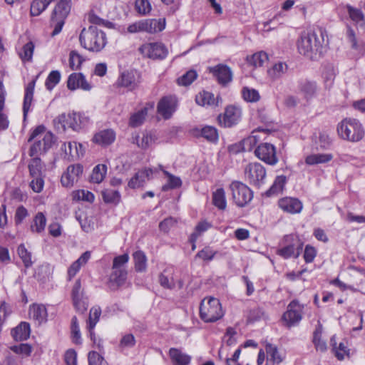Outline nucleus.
Instances as JSON below:
<instances>
[{
	"instance_id": "nucleus-48",
	"label": "nucleus",
	"mask_w": 365,
	"mask_h": 365,
	"mask_svg": "<svg viewBox=\"0 0 365 365\" xmlns=\"http://www.w3.org/2000/svg\"><path fill=\"white\" fill-rule=\"evenodd\" d=\"M335 76L336 70L334 67L331 64L325 66L322 73V77L326 87L330 88L333 85Z\"/></svg>"
},
{
	"instance_id": "nucleus-53",
	"label": "nucleus",
	"mask_w": 365,
	"mask_h": 365,
	"mask_svg": "<svg viewBox=\"0 0 365 365\" xmlns=\"http://www.w3.org/2000/svg\"><path fill=\"white\" fill-rule=\"evenodd\" d=\"M30 175L33 177L41 176V160L38 156H34L29 165Z\"/></svg>"
},
{
	"instance_id": "nucleus-35",
	"label": "nucleus",
	"mask_w": 365,
	"mask_h": 365,
	"mask_svg": "<svg viewBox=\"0 0 365 365\" xmlns=\"http://www.w3.org/2000/svg\"><path fill=\"white\" fill-rule=\"evenodd\" d=\"M322 329L323 327L322 324L318 322V324L313 333L312 342L317 351L324 352L326 351L327 346L326 342L322 339Z\"/></svg>"
},
{
	"instance_id": "nucleus-3",
	"label": "nucleus",
	"mask_w": 365,
	"mask_h": 365,
	"mask_svg": "<svg viewBox=\"0 0 365 365\" xmlns=\"http://www.w3.org/2000/svg\"><path fill=\"white\" fill-rule=\"evenodd\" d=\"M106 40L105 33L95 26L83 29L79 36L81 46L93 52L101 51L106 44Z\"/></svg>"
},
{
	"instance_id": "nucleus-9",
	"label": "nucleus",
	"mask_w": 365,
	"mask_h": 365,
	"mask_svg": "<svg viewBox=\"0 0 365 365\" xmlns=\"http://www.w3.org/2000/svg\"><path fill=\"white\" fill-rule=\"evenodd\" d=\"M230 189L232 192L233 201L238 207H244L253 197L252 190L242 182H232L230 185Z\"/></svg>"
},
{
	"instance_id": "nucleus-55",
	"label": "nucleus",
	"mask_w": 365,
	"mask_h": 365,
	"mask_svg": "<svg viewBox=\"0 0 365 365\" xmlns=\"http://www.w3.org/2000/svg\"><path fill=\"white\" fill-rule=\"evenodd\" d=\"M242 95L245 101L247 102H257L260 99L259 92L249 87H244L242 90Z\"/></svg>"
},
{
	"instance_id": "nucleus-25",
	"label": "nucleus",
	"mask_w": 365,
	"mask_h": 365,
	"mask_svg": "<svg viewBox=\"0 0 365 365\" xmlns=\"http://www.w3.org/2000/svg\"><path fill=\"white\" fill-rule=\"evenodd\" d=\"M115 133L112 129H106L96 133L93 141L101 146H107L114 142Z\"/></svg>"
},
{
	"instance_id": "nucleus-26",
	"label": "nucleus",
	"mask_w": 365,
	"mask_h": 365,
	"mask_svg": "<svg viewBox=\"0 0 365 365\" xmlns=\"http://www.w3.org/2000/svg\"><path fill=\"white\" fill-rule=\"evenodd\" d=\"M153 169H143L135 173L128 182V187L133 189L138 188L143 185L146 180H148L153 174Z\"/></svg>"
},
{
	"instance_id": "nucleus-51",
	"label": "nucleus",
	"mask_w": 365,
	"mask_h": 365,
	"mask_svg": "<svg viewBox=\"0 0 365 365\" xmlns=\"http://www.w3.org/2000/svg\"><path fill=\"white\" fill-rule=\"evenodd\" d=\"M299 89L306 98H310L315 94L317 86L314 82L303 81L300 83Z\"/></svg>"
},
{
	"instance_id": "nucleus-31",
	"label": "nucleus",
	"mask_w": 365,
	"mask_h": 365,
	"mask_svg": "<svg viewBox=\"0 0 365 365\" xmlns=\"http://www.w3.org/2000/svg\"><path fill=\"white\" fill-rule=\"evenodd\" d=\"M30 325L27 322H21L11 331V335L16 341L26 340L30 336Z\"/></svg>"
},
{
	"instance_id": "nucleus-42",
	"label": "nucleus",
	"mask_w": 365,
	"mask_h": 365,
	"mask_svg": "<svg viewBox=\"0 0 365 365\" xmlns=\"http://www.w3.org/2000/svg\"><path fill=\"white\" fill-rule=\"evenodd\" d=\"M135 263V269L137 272H144L147 268V257L145 253L140 250L136 251L133 254Z\"/></svg>"
},
{
	"instance_id": "nucleus-46",
	"label": "nucleus",
	"mask_w": 365,
	"mask_h": 365,
	"mask_svg": "<svg viewBox=\"0 0 365 365\" xmlns=\"http://www.w3.org/2000/svg\"><path fill=\"white\" fill-rule=\"evenodd\" d=\"M212 227V224L206 220L198 222L195 228V231L191 234L190 240L191 242H195L197 238L205 232Z\"/></svg>"
},
{
	"instance_id": "nucleus-19",
	"label": "nucleus",
	"mask_w": 365,
	"mask_h": 365,
	"mask_svg": "<svg viewBox=\"0 0 365 365\" xmlns=\"http://www.w3.org/2000/svg\"><path fill=\"white\" fill-rule=\"evenodd\" d=\"M278 205L284 212L290 214H298L303 208L302 202L299 199L290 197L280 199Z\"/></svg>"
},
{
	"instance_id": "nucleus-56",
	"label": "nucleus",
	"mask_w": 365,
	"mask_h": 365,
	"mask_svg": "<svg viewBox=\"0 0 365 365\" xmlns=\"http://www.w3.org/2000/svg\"><path fill=\"white\" fill-rule=\"evenodd\" d=\"M85 61L76 51H71L69 53V66L72 70H78Z\"/></svg>"
},
{
	"instance_id": "nucleus-54",
	"label": "nucleus",
	"mask_w": 365,
	"mask_h": 365,
	"mask_svg": "<svg viewBox=\"0 0 365 365\" xmlns=\"http://www.w3.org/2000/svg\"><path fill=\"white\" fill-rule=\"evenodd\" d=\"M17 252L26 267H29L32 265L31 253L27 250L24 244L19 245Z\"/></svg>"
},
{
	"instance_id": "nucleus-23",
	"label": "nucleus",
	"mask_w": 365,
	"mask_h": 365,
	"mask_svg": "<svg viewBox=\"0 0 365 365\" xmlns=\"http://www.w3.org/2000/svg\"><path fill=\"white\" fill-rule=\"evenodd\" d=\"M29 315L31 319L34 320L36 324L41 325L47 321V310L44 305L33 304L30 307Z\"/></svg>"
},
{
	"instance_id": "nucleus-45",
	"label": "nucleus",
	"mask_w": 365,
	"mask_h": 365,
	"mask_svg": "<svg viewBox=\"0 0 365 365\" xmlns=\"http://www.w3.org/2000/svg\"><path fill=\"white\" fill-rule=\"evenodd\" d=\"M51 1V0H34L31 5V15L33 16L40 15Z\"/></svg>"
},
{
	"instance_id": "nucleus-43",
	"label": "nucleus",
	"mask_w": 365,
	"mask_h": 365,
	"mask_svg": "<svg viewBox=\"0 0 365 365\" xmlns=\"http://www.w3.org/2000/svg\"><path fill=\"white\" fill-rule=\"evenodd\" d=\"M107 173V166L104 164H99L94 167L91 175V180L95 183H101Z\"/></svg>"
},
{
	"instance_id": "nucleus-7",
	"label": "nucleus",
	"mask_w": 365,
	"mask_h": 365,
	"mask_svg": "<svg viewBox=\"0 0 365 365\" xmlns=\"http://www.w3.org/2000/svg\"><path fill=\"white\" fill-rule=\"evenodd\" d=\"M303 245V242L297 237L292 235H285L282 247L277 250V255L284 259L297 258L302 252Z\"/></svg>"
},
{
	"instance_id": "nucleus-6",
	"label": "nucleus",
	"mask_w": 365,
	"mask_h": 365,
	"mask_svg": "<svg viewBox=\"0 0 365 365\" xmlns=\"http://www.w3.org/2000/svg\"><path fill=\"white\" fill-rule=\"evenodd\" d=\"M71 11V0H61L56 6L51 19V26L53 27L51 36L58 35L62 30Z\"/></svg>"
},
{
	"instance_id": "nucleus-2",
	"label": "nucleus",
	"mask_w": 365,
	"mask_h": 365,
	"mask_svg": "<svg viewBox=\"0 0 365 365\" xmlns=\"http://www.w3.org/2000/svg\"><path fill=\"white\" fill-rule=\"evenodd\" d=\"M34 140L31 146L29 155L31 157L38 156L46 153L55 142L54 135L49 131H46L43 125H38L31 133L29 141Z\"/></svg>"
},
{
	"instance_id": "nucleus-44",
	"label": "nucleus",
	"mask_w": 365,
	"mask_h": 365,
	"mask_svg": "<svg viewBox=\"0 0 365 365\" xmlns=\"http://www.w3.org/2000/svg\"><path fill=\"white\" fill-rule=\"evenodd\" d=\"M148 111V108L145 106L140 110L133 113L130 118L129 125L133 128L140 125L145 120Z\"/></svg>"
},
{
	"instance_id": "nucleus-4",
	"label": "nucleus",
	"mask_w": 365,
	"mask_h": 365,
	"mask_svg": "<svg viewBox=\"0 0 365 365\" xmlns=\"http://www.w3.org/2000/svg\"><path fill=\"white\" fill-rule=\"evenodd\" d=\"M339 136L349 142H359L364 136L365 131L361 122L353 118H346L337 125Z\"/></svg>"
},
{
	"instance_id": "nucleus-47",
	"label": "nucleus",
	"mask_w": 365,
	"mask_h": 365,
	"mask_svg": "<svg viewBox=\"0 0 365 365\" xmlns=\"http://www.w3.org/2000/svg\"><path fill=\"white\" fill-rule=\"evenodd\" d=\"M268 61V56L264 51H259L247 57V62L254 67H260Z\"/></svg>"
},
{
	"instance_id": "nucleus-13",
	"label": "nucleus",
	"mask_w": 365,
	"mask_h": 365,
	"mask_svg": "<svg viewBox=\"0 0 365 365\" xmlns=\"http://www.w3.org/2000/svg\"><path fill=\"white\" fill-rule=\"evenodd\" d=\"M140 53L146 58L153 60L164 59L168 53L167 48L161 43H147L139 48Z\"/></svg>"
},
{
	"instance_id": "nucleus-39",
	"label": "nucleus",
	"mask_w": 365,
	"mask_h": 365,
	"mask_svg": "<svg viewBox=\"0 0 365 365\" xmlns=\"http://www.w3.org/2000/svg\"><path fill=\"white\" fill-rule=\"evenodd\" d=\"M286 182L287 178L284 175L277 176L275 178L271 187L267 190L266 195L270 197L272 195L280 193L283 190Z\"/></svg>"
},
{
	"instance_id": "nucleus-33",
	"label": "nucleus",
	"mask_w": 365,
	"mask_h": 365,
	"mask_svg": "<svg viewBox=\"0 0 365 365\" xmlns=\"http://www.w3.org/2000/svg\"><path fill=\"white\" fill-rule=\"evenodd\" d=\"M5 90L2 81H0V130H6L9 125L7 115L4 112Z\"/></svg>"
},
{
	"instance_id": "nucleus-11",
	"label": "nucleus",
	"mask_w": 365,
	"mask_h": 365,
	"mask_svg": "<svg viewBox=\"0 0 365 365\" xmlns=\"http://www.w3.org/2000/svg\"><path fill=\"white\" fill-rule=\"evenodd\" d=\"M141 82L140 73L135 70L125 71L118 76L115 85L118 88H125L128 91L137 89Z\"/></svg>"
},
{
	"instance_id": "nucleus-59",
	"label": "nucleus",
	"mask_w": 365,
	"mask_h": 365,
	"mask_svg": "<svg viewBox=\"0 0 365 365\" xmlns=\"http://www.w3.org/2000/svg\"><path fill=\"white\" fill-rule=\"evenodd\" d=\"M201 135L210 142H215L218 139L217 130L212 126H205L201 130Z\"/></svg>"
},
{
	"instance_id": "nucleus-18",
	"label": "nucleus",
	"mask_w": 365,
	"mask_h": 365,
	"mask_svg": "<svg viewBox=\"0 0 365 365\" xmlns=\"http://www.w3.org/2000/svg\"><path fill=\"white\" fill-rule=\"evenodd\" d=\"M83 173V167L80 165H72L67 168L62 175L61 182L63 187H71L77 182Z\"/></svg>"
},
{
	"instance_id": "nucleus-58",
	"label": "nucleus",
	"mask_w": 365,
	"mask_h": 365,
	"mask_svg": "<svg viewBox=\"0 0 365 365\" xmlns=\"http://www.w3.org/2000/svg\"><path fill=\"white\" fill-rule=\"evenodd\" d=\"M61 73L58 71H52L46 80V87L48 90H52L60 81Z\"/></svg>"
},
{
	"instance_id": "nucleus-40",
	"label": "nucleus",
	"mask_w": 365,
	"mask_h": 365,
	"mask_svg": "<svg viewBox=\"0 0 365 365\" xmlns=\"http://www.w3.org/2000/svg\"><path fill=\"white\" fill-rule=\"evenodd\" d=\"M127 274L128 272L126 269H112V272L109 276V282L118 287L120 286L125 282Z\"/></svg>"
},
{
	"instance_id": "nucleus-62",
	"label": "nucleus",
	"mask_w": 365,
	"mask_h": 365,
	"mask_svg": "<svg viewBox=\"0 0 365 365\" xmlns=\"http://www.w3.org/2000/svg\"><path fill=\"white\" fill-rule=\"evenodd\" d=\"M135 338L132 334H125L120 340L119 347L121 349H130L135 345Z\"/></svg>"
},
{
	"instance_id": "nucleus-28",
	"label": "nucleus",
	"mask_w": 365,
	"mask_h": 365,
	"mask_svg": "<svg viewBox=\"0 0 365 365\" xmlns=\"http://www.w3.org/2000/svg\"><path fill=\"white\" fill-rule=\"evenodd\" d=\"M36 81L32 80L25 88V93L23 103L24 118L26 119L29 111L34 97Z\"/></svg>"
},
{
	"instance_id": "nucleus-29",
	"label": "nucleus",
	"mask_w": 365,
	"mask_h": 365,
	"mask_svg": "<svg viewBox=\"0 0 365 365\" xmlns=\"http://www.w3.org/2000/svg\"><path fill=\"white\" fill-rule=\"evenodd\" d=\"M169 356L173 365H187L191 360V357L189 355L176 348L170 349Z\"/></svg>"
},
{
	"instance_id": "nucleus-21",
	"label": "nucleus",
	"mask_w": 365,
	"mask_h": 365,
	"mask_svg": "<svg viewBox=\"0 0 365 365\" xmlns=\"http://www.w3.org/2000/svg\"><path fill=\"white\" fill-rule=\"evenodd\" d=\"M210 72L213 73L217 81L222 85L230 83L232 79L231 69L226 65L219 64L210 68Z\"/></svg>"
},
{
	"instance_id": "nucleus-34",
	"label": "nucleus",
	"mask_w": 365,
	"mask_h": 365,
	"mask_svg": "<svg viewBox=\"0 0 365 365\" xmlns=\"http://www.w3.org/2000/svg\"><path fill=\"white\" fill-rule=\"evenodd\" d=\"M46 225V217L45 215L38 212L35 217L31 224L30 230L33 233L41 234L42 233Z\"/></svg>"
},
{
	"instance_id": "nucleus-12",
	"label": "nucleus",
	"mask_w": 365,
	"mask_h": 365,
	"mask_svg": "<svg viewBox=\"0 0 365 365\" xmlns=\"http://www.w3.org/2000/svg\"><path fill=\"white\" fill-rule=\"evenodd\" d=\"M304 306L297 300H292L282 315V320L288 327L297 325L302 319Z\"/></svg>"
},
{
	"instance_id": "nucleus-37",
	"label": "nucleus",
	"mask_w": 365,
	"mask_h": 365,
	"mask_svg": "<svg viewBox=\"0 0 365 365\" xmlns=\"http://www.w3.org/2000/svg\"><path fill=\"white\" fill-rule=\"evenodd\" d=\"M101 195L103 201L106 204L117 205L121 200V195L118 190L112 189H105L102 190Z\"/></svg>"
},
{
	"instance_id": "nucleus-41",
	"label": "nucleus",
	"mask_w": 365,
	"mask_h": 365,
	"mask_svg": "<svg viewBox=\"0 0 365 365\" xmlns=\"http://www.w3.org/2000/svg\"><path fill=\"white\" fill-rule=\"evenodd\" d=\"M212 203L219 210H224L226 208L227 200L223 188H217L212 193Z\"/></svg>"
},
{
	"instance_id": "nucleus-60",
	"label": "nucleus",
	"mask_w": 365,
	"mask_h": 365,
	"mask_svg": "<svg viewBox=\"0 0 365 365\" xmlns=\"http://www.w3.org/2000/svg\"><path fill=\"white\" fill-rule=\"evenodd\" d=\"M10 349L16 354L22 356H29L32 352V346L29 344H20L10 347Z\"/></svg>"
},
{
	"instance_id": "nucleus-38",
	"label": "nucleus",
	"mask_w": 365,
	"mask_h": 365,
	"mask_svg": "<svg viewBox=\"0 0 365 365\" xmlns=\"http://www.w3.org/2000/svg\"><path fill=\"white\" fill-rule=\"evenodd\" d=\"M61 149L65 152L66 155L72 158L79 157L83 155L82 145L78 144L76 142L65 143Z\"/></svg>"
},
{
	"instance_id": "nucleus-50",
	"label": "nucleus",
	"mask_w": 365,
	"mask_h": 365,
	"mask_svg": "<svg viewBox=\"0 0 365 365\" xmlns=\"http://www.w3.org/2000/svg\"><path fill=\"white\" fill-rule=\"evenodd\" d=\"M287 70V65L283 62H278L272 66L267 71L268 75L272 79H277L281 77Z\"/></svg>"
},
{
	"instance_id": "nucleus-24",
	"label": "nucleus",
	"mask_w": 365,
	"mask_h": 365,
	"mask_svg": "<svg viewBox=\"0 0 365 365\" xmlns=\"http://www.w3.org/2000/svg\"><path fill=\"white\" fill-rule=\"evenodd\" d=\"M267 360L264 365H279L284 359V355L279 352L277 347L272 344L266 346Z\"/></svg>"
},
{
	"instance_id": "nucleus-16",
	"label": "nucleus",
	"mask_w": 365,
	"mask_h": 365,
	"mask_svg": "<svg viewBox=\"0 0 365 365\" xmlns=\"http://www.w3.org/2000/svg\"><path fill=\"white\" fill-rule=\"evenodd\" d=\"M158 21L155 19H143L130 24L125 33L136 34L146 32L153 34L161 31L163 28L158 29Z\"/></svg>"
},
{
	"instance_id": "nucleus-14",
	"label": "nucleus",
	"mask_w": 365,
	"mask_h": 365,
	"mask_svg": "<svg viewBox=\"0 0 365 365\" xmlns=\"http://www.w3.org/2000/svg\"><path fill=\"white\" fill-rule=\"evenodd\" d=\"M255 156L265 163L274 165L278 162L275 147L269 143H260L255 150Z\"/></svg>"
},
{
	"instance_id": "nucleus-22",
	"label": "nucleus",
	"mask_w": 365,
	"mask_h": 365,
	"mask_svg": "<svg viewBox=\"0 0 365 365\" xmlns=\"http://www.w3.org/2000/svg\"><path fill=\"white\" fill-rule=\"evenodd\" d=\"M67 86L70 90L81 88L85 91L91 89L90 84L87 82L85 76L81 73H73L68 78Z\"/></svg>"
},
{
	"instance_id": "nucleus-32",
	"label": "nucleus",
	"mask_w": 365,
	"mask_h": 365,
	"mask_svg": "<svg viewBox=\"0 0 365 365\" xmlns=\"http://www.w3.org/2000/svg\"><path fill=\"white\" fill-rule=\"evenodd\" d=\"M158 281L160 284L165 289H173L175 284L173 278V268H167L159 275Z\"/></svg>"
},
{
	"instance_id": "nucleus-36",
	"label": "nucleus",
	"mask_w": 365,
	"mask_h": 365,
	"mask_svg": "<svg viewBox=\"0 0 365 365\" xmlns=\"http://www.w3.org/2000/svg\"><path fill=\"white\" fill-rule=\"evenodd\" d=\"M332 159L333 155L330 153L311 154L305 158V163L308 165H315L328 163Z\"/></svg>"
},
{
	"instance_id": "nucleus-64",
	"label": "nucleus",
	"mask_w": 365,
	"mask_h": 365,
	"mask_svg": "<svg viewBox=\"0 0 365 365\" xmlns=\"http://www.w3.org/2000/svg\"><path fill=\"white\" fill-rule=\"evenodd\" d=\"M88 359L89 365H108L104 358L94 351L88 353Z\"/></svg>"
},
{
	"instance_id": "nucleus-61",
	"label": "nucleus",
	"mask_w": 365,
	"mask_h": 365,
	"mask_svg": "<svg viewBox=\"0 0 365 365\" xmlns=\"http://www.w3.org/2000/svg\"><path fill=\"white\" fill-rule=\"evenodd\" d=\"M34 50V44L33 42L29 41L26 43L22 48V51L19 53V56L23 61H29L32 59L33 53Z\"/></svg>"
},
{
	"instance_id": "nucleus-8",
	"label": "nucleus",
	"mask_w": 365,
	"mask_h": 365,
	"mask_svg": "<svg viewBox=\"0 0 365 365\" xmlns=\"http://www.w3.org/2000/svg\"><path fill=\"white\" fill-rule=\"evenodd\" d=\"M55 123L61 125V128L65 130L67 128H71L78 131L81 129L88 122L87 118L83 116L78 113H63L54 120ZM60 128L59 125H57Z\"/></svg>"
},
{
	"instance_id": "nucleus-15",
	"label": "nucleus",
	"mask_w": 365,
	"mask_h": 365,
	"mask_svg": "<svg viewBox=\"0 0 365 365\" xmlns=\"http://www.w3.org/2000/svg\"><path fill=\"white\" fill-rule=\"evenodd\" d=\"M242 110L235 106H227L223 114L217 117L220 125L230 128L237 125L241 120Z\"/></svg>"
},
{
	"instance_id": "nucleus-49",
	"label": "nucleus",
	"mask_w": 365,
	"mask_h": 365,
	"mask_svg": "<svg viewBox=\"0 0 365 365\" xmlns=\"http://www.w3.org/2000/svg\"><path fill=\"white\" fill-rule=\"evenodd\" d=\"M347 37L351 43V48L364 55L365 53V43L358 42L354 30L349 27L347 29Z\"/></svg>"
},
{
	"instance_id": "nucleus-10",
	"label": "nucleus",
	"mask_w": 365,
	"mask_h": 365,
	"mask_svg": "<svg viewBox=\"0 0 365 365\" xmlns=\"http://www.w3.org/2000/svg\"><path fill=\"white\" fill-rule=\"evenodd\" d=\"M245 176L251 185L259 187L264 182L266 170L259 163H251L245 168Z\"/></svg>"
},
{
	"instance_id": "nucleus-63",
	"label": "nucleus",
	"mask_w": 365,
	"mask_h": 365,
	"mask_svg": "<svg viewBox=\"0 0 365 365\" xmlns=\"http://www.w3.org/2000/svg\"><path fill=\"white\" fill-rule=\"evenodd\" d=\"M197 74L196 71L190 70L186 72L180 78L178 79V83L181 86H189L197 78Z\"/></svg>"
},
{
	"instance_id": "nucleus-20",
	"label": "nucleus",
	"mask_w": 365,
	"mask_h": 365,
	"mask_svg": "<svg viewBox=\"0 0 365 365\" xmlns=\"http://www.w3.org/2000/svg\"><path fill=\"white\" fill-rule=\"evenodd\" d=\"M101 314V310L100 307H93L90 310L89 318H88V329L90 332L91 339L93 341L94 344L101 349L102 347V343L101 340L96 341V335L93 332V329L96 325L97 322L99 320L100 316Z\"/></svg>"
},
{
	"instance_id": "nucleus-57",
	"label": "nucleus",
	"mask_w": 365,
	"mask_h": 365,
	"mask_svg": "<svg viewBox=\"0 0 365 365\" xmlns=\"http://www.w3.org/2000/svg\"><path fill=\"white\" fill-rule=\"evenodd\" d=\"M163 173L168 178V185H165L163 187V190H167L168 189H174L181 186L182 181L180 178L176 177L171 173H168L166 170H163Z\"/></svg>"
},
{
	"instance_id": "nucleus-30",
	"label": "nucleus",
	"mask_w": 365,
	"mask_h": 365,
	"mask_svg": "<svg viewBox=\"0 0 365 365\" xmlns=\"http://www.w3.org/2000/svg\"><path fill=\"white\" fill-rule=\"evenodd\" d=\"M195 101L202 106H214L218 104V97L215 98L213 93L203 91L196 96Z\"/></svg>"
},
{
	"instance_id": "nucleus-17",
	"label": "nucleus",
	"mask_w": 365,
	"mask_h": 365,
	"mask_svg": "<svg viewBox=\"0 0 365 365\" xmlns=\"http://www.w3.org/2000/svg\"><path fill=\"white\" fill-rule=\"evenodd\" d=\"M178 107L177 98L173 96L163 97L157 106V111L165 120L170 119Z\"/></svg>"
},
{
	"instance_id": "nucleus-5",
	"label": "nucleus",
	"mask_w": 365,
	"mask_h": 365,
	"mask_svg": "<svg viewBox=\"0 0 365 365\" xmlns=\"http://www.w3.org/2000/svg\"><path fill=\"white\" fill-rule=\"evenodd\" d=\"M200 314L205 322H214L224 316V311L219 299L210 297L202 300Z\"/></svg>"
},
{
	"instance_id": "nucleus-1",
	"label": "nucleus",
	"mask_w": 365,
	"mask_h": 365,
	"mask_svg": "<svg viewBox=\"0 0 365 365\" xmlns=\"http://www.w3.org/2000/svg\"><path fill=\"white\" fill-rule=\"evenodd\" d=\"M324 42L322 31L317 32H303L297 41L299 52L311 58L315 59L322 53Z\"/></svg>"
},
{
	"instance_id": "nucleus-52",
	"label": "nucleus",
	"mask_w": 365,
	"mask_h": 365,
	"mask_svg": "<svg viewBox=\"0 0 365 365\" xmlns=\"http://www.w3.org/2000/svg\"><path fill=\"white\" fill-rule=\"evenodd\" d=\"M346 8L350 19L355 22V24L362 26L365 21L362 11L349 5L347 6Z\"/></svg>"
},
{
	"instance_id": "nucleus-27",
	"label": "nucleus",
	"mask_w": 365,
	"mask_h": 365,
	"mask_svg": "<svg viewBox=\"0 0 365 365\" xmlns=\"http://www.w3.org/2000/svg\"><path fill=\"white\" fill-rule=\"evenodd\" d=\"M91 252H83L81 257L73 262L68 269V279L71 281L79 272L81 267L85 265L91 258Z\"/></svg>"
}]
</instances>
